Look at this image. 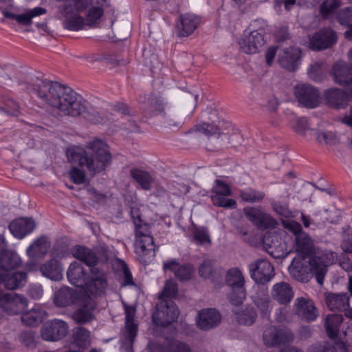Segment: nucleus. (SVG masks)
<instances>
[{
	"mask_svg": "<svg viewBox=\"0 0 352 352\" xmlns=\"http://www.w3.org/2000/svg\"><path fill=\"white\" fill-rule=\"evenodd\" d=\"M337 41L336 33L331 29H322L316 32L309 41V47L320 51L331 47Z\"/></svg>",
	"mask_w": 352,
	"mask_h": 352,
	"instance_id": "dca6fc26",
	"label": "nucleus"
},
{
	"mask_svg": "<svg viewBox=\"0 0 352 352\" xmlns=\"http://www.w3.org/2000/svg\"><path fill=\"white\" fill-rule=\"evenodd\" d=\"M243 213L245 217L258 228H272L277 224L274 218L264 212L260 208L247 207L243 208Z\"/></svg>",
	"mask_w": 352,
	"mask_h": 352,
	"instance_id": "ddd939ff",
	"label": "nucleus"
},
{
	"mask_svg": "<svg viewBox=\"0 0 352 352\" xmlns=\"http://www.w3.org/2000/svg\"><path fill=\"white\" fill-rule=\"evenodd\" d=\"M179 311L175 304L171 300H161L156 307V311L153 314V322L156 326L166 327L177 320Z\"/></svg>",
	"mask_w": 352,
	"mask_h": 352,
	"instance_id": "423d86ee",
	"label": "nucleus"
},
{
	"mask_svg": "<svg viewBox=\"0 0 352 352\" xmlns=\"http://www.w3.org/2000/svg\"><path fill=\"white\" fill-rule=\"evenodd\" d=\"M58 12L63 18V25L64 28L71 31H78L86 25L85 19L79 12L73 10V7L63 5L59 6Z\"/></svg>",
	"mask_w": 352,
	"mask_h": 352,
	"instance_id": "f8f14e48",
	"label": "nucleus"
},
{
	"mask_svg": "<svg viewBox=\"0 0 352 352\" xmlns=\"http://www.w3.org/2000/svg\"><path fill=\"white\" fill-rule=\"evenodd\" d=\"M254 302L262 314L265 316H268L272 308L268 295L266 294H263L258 296L255 299Z\"/></svg>",
	"mask_w": 352,
	"mask_h": 352,
	"instance_id": "3c124183",
	"label": "nucleus"
},
{
	"mask_svg": "<svg viewBox=\"0 0 352 352\" xmlns=\"http://www.w3.org/2000/svg\"><path fill=\"white\" fill-rule=\"evenodd\" d=\"M195 241L199 244L211 243L210 235L206 228H196L193 232Z\"/></svg>",
	"mask_w": 352,
	"mask_h": 352,
	"instance_id": "052dcab7",
	"label": "nucleus"
},
{
	"mask_svg": "<svg viewBox=\"0 0 352 352\" xmlns=\"http://www.w3.org/2000/svg\"><path fill=\"white\" fill-rule=\"evenodd\" d=\"M36 228V223L32 218H19L14 220L9 226L11 233L19 239L31 233Z\"/></svg>",
	"mask_w": 352,
	"mask_h": 352,
	"instance_id": "412c9836",
	"label": "nucleus"
},
{
	"mask_svg": "<svg viewBox=\"0 0 352 352\" xmlns=\"http://www.w3.org/2000/svg\"><path fill=\"white\" fill-rule=\"evenodd\" d=\"M44 314L45 312L40 309H32L22 313L21 321L28 326H36L42 322Z\"/></svg>",
	"mask_w": 352,
	"mask_h": 352,
	"instance_id": "79ce46f5",
	"label": "nucleus"
},
{
	"mask_svg": "<svg viewBox=\"0 0 352 352\" xmlns=\"http://www.w3.org/2000/svg\"><path fill=\"white\" fill-rule=\"evenodd\" d=\"M94 1H95V0H72L69 3L65 5L73 7L74 10L80 13L88 10L94 4Z\"/></svg>",
	"mask_w": 352,
	"mask_h": 352,
	"instance_id": "680f3d73",
	"label": "nucleus"
},
{
	"mask_svg": "<svg viewBox=\"0 0 352 352\" xmlns=\"http://www.w3.org/2000/svg\"><path fill=\"white\" fill-rule=\"evenodd\" d=\"M135 253L142 263L148 262L155 256V245L152 236H144L135 239Z\"/></svg>",
	"mask_w": 352,
	"mask_h": 352,
	"instance_id": "aec40b11",
	"label": "nucleus"
},
{
	"mask_svg": "<svg viewBox=\"0 0 352 352\" xmlns=\"http://www.w3.org/2000/svg\"><path fill=\"white\" fill-rule=\"evenodd\" d=\"M20 342L26 347L36 346L34 335L32 331H23L19 336Z\"/></svg>",
	"mask_w": 352,
	"mask_h": 352,
	"instance_id": "69168bd1",
	"label": "nucleus"
},
{
	"mask_svg": "<svg viewBox=\"0 0 352 352\" xmlns=\"http://www.w3.org/2000/svg\"><path fill=\"white\" fill-rule=\"evenodd\" d=\"M212 192L213 195L229 196L231 195V190L227 184L217 179L212 188Z\"/></svg>",
	"mask_w": 352,
	"mask_h": 352,
	"instance_id": "0e129e2a",
	"label": "nucleus"
},
{
	"mask_svg": "<svg viewBox=\"0 0 352 352\" xmlns=\"http://www.w3.org/2000/svg\"><path fill=\"white\" fill-rule=\"evenodd\" d=\"M225 280L231 289L244 287L245 278L242 272L238 267L228 270L226 274Z\"/></svg>",
	"mask_w": 352,
	"mask_h": 352,
	"instance_id": "ea45409f",
	"label": "nucleus"
},
{
	"mask_svg": "<svg viewBox=\"0 0 352 352\" xmlns=\"http://www.w3.org/2000/svg\"><path fill=\"white\" fill-rule=\"evenodd\" d=\"M352 67L344 61H338L333 68L335 82L342 86H347L352 81Z\"/></svg>",
	"mask_w": 352,
	"mask_h": 352,
	"instance_id": "a878e982",
	"label": "nucleus"
},
{
	"mask_svg": "<svg viewBox=\"0 0 352 352\" xmlns=\"http://www.w3.org/2000/svg\"><path fill=\"white\" fill-rule=\"evenodd\" d=\"M318 142L321 144L334 145L338 140L336 134L331 131H318L316 133Z\"/></svg>",
	"mask_w": 352,
	"mask_h": 352,
	"instance_id": "864d4df0",
	"label": "nucleus"
},
{
	"mask_svg": "<svg viewBox=\"0 0 352 352\" xmlns=\"http://www.w3.org/2000/svg\"><path fill=\"white\" fill-rule=\"evenodd\" d=\"M135 226V239L144 236H151L149 226L143 223L140 217L133 219Z\"/></svg>",
	"mask_w": 352,
	"mask_h": 352,
	"instance_id": "603ef678",
	"label": "nucleus"
},
{
	"mask_svg": "<svg viewBox=\"0 0 352 352\" xmlns=\"http://www.w3.org/2000/svg\"><path fill=\"white\" fill-rule=\"evenodd\" d=\"M177 293V285L173 280H168L166 282L164 289L160 294L159 298L162 300L165 298H172Z\"/></svg>",
	"mask_w": 352,
	"mask_h": 352,
	"instance_id": "4d7b16f0",
	"label": "nucleus"
},
{
	"mask_svg": "<svg viewBox=\"0 0 352 352\" xmlns=\"http://www.w3.org/2000/svg\"><path fill=\"white\" fill-rule=\"evenodd\" d=\"M28 306V300L17 293L0 292V308L10 316H16L25 311Z\"/></svg>",
	"mask_w": 352,
	"mask_h": 352,
	"instance_id": "39448f33",
	"label": "nucleus"
},
{
	"mask_svg": "<svg viewBox=\"0 0 352 352\" xmlns=\"http://www.w3.org/2000/svg\"><path fill=\"white\" fill-rule=\"evenodd\" d=\"M294 339L292 331L288 329H277L274 326L266 328L263 334V341L267 346L291 343Z\"/></svg>",
	"mask_w": 352,
	"mask_h": 352,
	"instance_id": "9d476101",
	"label": "nucleus"
},
{
	"mask_svg": "<svg viewBox=\"0 0 352 352\" xmlns=\"http://www.w3.org/2000/svg\"><path fill=\"white\" fill-rule=\"evenodd\" d=\"M336 253L318 248L309 259L304 256L295 257L288 270L292 277L300 282H307L314 275L319 285H322L328 267L337 261Z\"/></svg>",
	"mask_w": 352,
	"mask_h": 352,
	"instance_id": "f03ea898",
	"label": "nucleus"
},
{
	"mask_svg": "<svg viewBox=\"0 0 352 352\" xmlns=\"http://www.w3.org/2000/svg\"><path fill=\"white\" fill-rule=\"evenodd\" d=\"M352 3V0H350ZM338 23L343 26H349L352 24V5L340 10L337 14Z\"/></svg>",
	"mask_w": 352,
	"mask_h": 352,
	"instance_id": "5fc2aeb1",
	"label": "nucleus"
},
{
	"mask_svg": "<svg viewBox=\"0 0 352 352\" xmlns=\"http://www.w3.org/2000/svg\"><path fill=\"white\" fill-rule=\"evenodd\" d=\"M325 301L329 309L345 311L349 307V297L346 293L333 294L326 295Z\"/></svg>",
	"mask_w": 352,
	"mask_h": 352,
	"instance_id": "c756f323",
	"label": "nucleus"
},
{
	"mask_svg": "<svg viewBox=\"0 0 352 352\" xmlns=\"http://www.w3.org/2000/svg\"><path fill=\"white\" fill-rule=\"evenodd\" d=\"M106 0H95L94 4L88 9L85 19L86 25L96 27L104 13Z\"/></svg>",
	"mask_w": 352,
	"mask_h": 352,
	"instance_id": "2f4dec72",
	"label": "nucleus"
},
{
	"mask_svg": "<svg viewBox=\"0 0 352 352\" xmlns=\"http://www.w3.org/2000/svg\"><path fill=\"white\" fill-rule=\"evenodd\" d=\"M2 114L0 119H2V123L6 120L9 116H18L20 114V107L19 104L13 100H7L5 101L4 107H0Z\"/></svg>",
	"mask_w": 352,
	"mask_h": 352,
	"instance_id": "a18cd8bd",
	"label": "nucleus"
},
{
	"mask_svg": "<svg viewBox=\"0 0 352 352\" xmlns=\"http://www.w3.org/2000/svg\"><path fill=\"white\" fill-rule=\"evenodd\" d=\"M125 327L123 332L122 344L126 352H132V346L137 336L138 325L135 322V309L133 307L125 306Z\"/></svg>",
	"mask_w": 352,
	"mask_h": 352,
	"instance_id": "6e6552de",
	"label": "nucleus"
},
{
	"mask_svg": "<svg viewBox=\"0 0 352 352\" xmlns=\"http://www.w3.org/2000/svg\"><path fill=\"white\" fill-rule=\"evenodd\" d=\"M343 321L341 314H328L324 319V328L330 338H336L340 331V326Z\"/></svg>",
	"mask_w": 352,
	"mask_h": 352,
	"instance_id": "e433bc0d",
	"label": "nucleus"
},
{
	"mask_svg": "<svg viewBox=\"0 0 352 352\" xmlns=\"http://www.w3.org/2000/svg\"><path fill=\"white\" fill-rule=\"evenodd\" d=\"M239 196L243 201L253 204L261 201L265 194L254 188H246L240 190Z\"/></svg>",
	"mask_w": 352,
	"mask_h": 352,
	"instance_id": "c03bdc74",
	"label": "nucleus"
},
{
	"mask_svg": "<svg viewBox=\"0 0 352 352\" xmlns=\"http://www.w3.org/2000/svg\"><path fill=\"white\" fill-rule=\"evenodd\" d=\"M225 124L226 125L225 129L222 128V126H217L208 123H202L201 124L197 125L195 127L197 131L206 135L211 136L217 133H225L226 129L230 125L229 123H225Z\"/></svg>",
	"mask_w": 352,
	"mask_h": 352,
	"instance_id": "09e8293b",
	"label": "nucleus"
},
{
	"mask_svg": "<svg viewBox=\"0 0 352 352\" xmlns=\"http://www.w3.org/2000/svg\"><path fill=\"white\" fill-rule=\"evenodd\" d=\"M40 271L43 276L53 280H59L63 277L61 265L55 259H51L41 265Z\"/></svg>",
	"mask_w": 352,
	"mask_h": 352,
	"instance_id": "c9c22d12",
	"label": "nucleus"
},
{
	"mask_svg": "<svg viewBox=\"0 0 352 352\" xmlns=\"http://www.w3.org/2000/svg\"><path fill=\"white\" fill-rule=\"evenodd\" d=\"M67 276L70 283L77 287H81L85 283L86 273L80 262L74 261L70 264Z\"/></svg>",
	"mask_w": 352,
	"mask_h": 352,
	"instance_id": "7c9ffc66",
	"label": "nucleus"
},
{
	"mask_svg": "<svg viewBox=\"0 0 352 352\" xmlns=\"http://www.w3.org/2000/svg\"><path fill=\"white\" fill-rule=\"evenodd\" d=\"M250 274L256 283L265 284L274 276L272 265L267 260L258 259L249 265Z\"/></svg>",
	"mask_w": 352,
	"mask_h": 352,
	"instance_id": "9b49d317",
	"label": "nucleus"
},
{
	"mask_svg": "<svg viewBox=\"0 0 352 352\" xmlns=\"http://www.w3.org/2000/svg\"><path fill=\"white\" fill-rule=\"evenodd\" d=\"M269 239L265 238V243L268 245L267 252L272 256L275 258H279L285 256L287 254V250L285 248V243H280L278 241V236L275 234L272 236V240L271 243H268Z\"/></svg>",
	"mask_w": 352,
	"mask_h": 352,
	"instance_id": "a19ab883",
	"label": "nucleus"
},
{
	"mask_svg": "<svg viewBox=\"0 0 352 352\" xmlns=\"http://www.w3.org/2000/svg\"><path fill=\"white\" fill-rule=\"evenodd\" d=\"M162 122L169 127H179L182 123V119L179 118L177 113L171 109H168L162 115Z\"/></svg>",
	"mask_w": 352,
	"mask_h": 352,
	"instance_id": "8fccbe9b",
	"label": "nucleus"
},
{
	"mask_svg": "<svg viewBox=\"0 0 352 352\" xmlns=\"http://www.w3.org/2000/svg\"><path fill=\"white\" fill-rule=\"evenodd\" d=\"M50 241L45 236L37 238L27 249V255L32 259L43 258L50 248Z\"/></svg>",
	"mask_w": 352,
	"mask_h": 352,
	"instance_id": "bb28decb",
	"label": "nucleus"
},
{
	"mask_svg": "<svg viewBox=\"0 0 352 352\" xmlns=\"http://www.w3.org/2000/svg\"><path fill=\"white\" fill-rule=\"evenodd\" d=\"M245 287L232 289V292L229 294L230 302L236 306L241 305L245 298Z\"/></svg>",
	"mask_w": 352,
	"mask_h": 352,
	"instance_id": "13d9d810",
	"label": "nucleus"
},
{
	"mask_svg": "<svg viewBox=\"0 0 352 352\" xmlns=\"http://www.w3.org/2000/svg\"><path fill=\"white\" fill-rule=\"evenodd\" d=\"M142 109L149 116H162L165 112V104L162 98L151 95L144 98Z\"/></svg>",
	"mask_w": 352,
	"mask_h": 352,
	"instance_id": "cd10ccee",
	"label": "nucleus"
},
{
	"mask_svg": "<svg viewBox=\"0 0 352 352\" xmlns=\"http://www.w3.org/2000/svg\"><path fill=\"white\" fill-rule=\"evenodd\" d=\"M4 236L0 234V270L7 272L18 267L21 263L19 255L14 252L8 251Z\"/></svg>",
	"mask_w": 352,
	"mask_h": 352,
	"instance_id": "f3484780",
	"label": "nucleus"
},
{
	"mask_svg": "<svg viewBox=\"0 0 352 352\" xmlns=\"http://www.w3.org/2000/svg\"><path fill=\"white\" fill-rule=\"evenodd\" d=\"M295 243L296 251L305 255L314 254L318 249L314 248L312 239L306 232H301L297 237H295Z\"/></svg>",
	"mask_w": 352,
	"mask_h": 352,
	"instance_id": "58836bf2",
	"label": "nucleus"
},
{
	"mask_svg": "<svg viewBox=\"0 0 352 352\" xmlns=\"http://www.w3.org/2000/svg\"><path fill=\"white\" fill-rule=\"evenodd\" d=\"M257 317L256 312L253 307H247L236 313V320L241 324L251 325Z\"/></svg>",
	"mask_w": 352,
	"mask_h": 352,
	"instance_id": "de8ad7c7",
	"label": "nucleus"
},
{
	"mask_svg": "<svg viewBox=\"0 0 352 352\" xmlns=\"http://www.w3.org/2000/svg\"><path fill=\"white\" fill-rule=\"evenodd\" d=\"M96 304L94 300L89 298L87 302L78 309L73 314L74 320L79 324H84L91 321L94 318V311Z\"/></svg>",
	"mask_w": 352,
	"mask_h": 352,
	"instance_id": "c85d7f7f",
	"label": "nucleus"
},
{
	"mask_svg": "<svg viewBox=\"0 0 352 352\" xmlns=\"http://www.w3.org/2000/svg\"><path fill=\"white\" fill-rule=\"evenodd\" d=\"M71 180L76 184H81L85 181V173L78 167H73L69 172Z\"/></svg>",
	"mask_w": 352,
	"mask_h": 352,
	"instance_id": "338daca9",
	"label": "nucleus"
},
{
	"mask_svg": "<svg viewBox=\"0 0 352 352\" xmlns=\"http://www.w3.org/2000/svg\"><path fill=\"white\" fill-rule=\"evenodd\" d=\"M327 67L323 62H315L307 70L309 77L316 82L321 81L325 74Z\"/></svg>",
	"mask_w": 352,
	"mask_h": 352,
	"instance_id": "49530a36",
	"label": "nucleus"
},
{
	"mask_svg": "<svg viewBox=\"0 0 352 352\" xmlns=\"http://www.w3.org/2000/svg\"><path fill=\"white\" fill-rule=\"evenodd\" d=\"M296 314L308 322L315 321L318 317V311L314 302L307 298L298 297L294 303Z\"/></svg>",
	"mask_w": 352,
	"mask_h": 352,
	"instance_id": "4468645a",
	"label": "nucleus"
},
{
	"mask_svg": "<svg viewBox=\"0 0 352 352\" xmlns=\"http://www.w3.org/2000/svg\"><path fill=\"white\" fill-rule=\"evenodd\" d=\"M199 19L195 14H186L179 16L177 23V30L179 36H188L198 27Z\"/></svg>",
	"mask_w": 352,
	"mask_h": 352,
	"instance_id": "5701e85b",
	"label": "nucleus"
},
{
	"mask_svg": "<svg viewBox=\"0 0 352 352\" xmlns=\"http://www.w3.org/2000/svg\"><path fill=\"white\" fill-rule=\"evenodd\" d=\"M90 332L86 329L78 327L72 330L71 344L78 349H86L90 345Z\"/></svg>",
	"mask_w": 352,
	"mask_h": 352,
	"instance_id": "f704fd0d",
	"label": "nucleus"
},
{
	"mask_svg": "<svg viewBox=\"0 0 352 352\" xmlns=\"http://www.w3.org/2000/svg\"><path fill=\"white\" fill-rule=\"evenodd\" d=\"M68 325L63 320L55 319L45 323L41 329V337L46 341H57L65 337Z\"/></svg>",
	"mask_w": 352,
	"mask_h": 352,
	"instance_id": "2eb2a0df",
	"label": "nucleus"
},
{
	"mask_svg": "<svg viewBox=\"0 0 352 352\" xmlns=\"http://www.w3.org/2000/svg\"><path fill=\"white\" fill-rule=\"evenodd\" d=\"M346 98V93L338 88H331L324 92V98L327 104L337 109L345 107Z\"/></svg>",
	"mask_w": 352,
	"mask_h": 352,
	"instance_id": "473e14b6",
	"label": "nucleus"
},
{
	"mask_svg": "<svg viewBox=\"0 0 352 352\" xmlns=\"http://www.w3.org/2000/svg\"><path fill=\"white\" fill-rule=\"evenodd\" d=\"M272 298L281 305L290 303L294 296L291 285L285 282H279L273 285L271 291Z\"/></svg>",
	"mask_w": 352,
	"mask_h": 352,
	"instance_id": "4be33fe9",
	"label": "nucleus"
},
{
	"mask_svg": "<svg viewBox=\"0 0 352 352\" xmlns=\"http://www.w3.org/2000/svg\"><path fill=\"white\" fill-rule=\"evenodd\" d=\"M213 263L212 260H205L199 267V275L205 278H210L213 272Z\"/></svg>",
	"mask_w": 352,
	"mask_h": 352,
	"instance_id": "774afa93",
	"label": "nucleus"
},
{
	"mask_svg": "<svg viewBox=\"0 0 352 352\" xmlns=\"http://www.w3.org/2000/svg\"><path fill=\"white\" fill-rule=\"evenodd\" d=\"M263 32V30H245L239 41L241 50L246 54L258 52L265 44Z\"/></svg>",
	"mask_w": 352,
	"mask_h": 352,
	"instance_id": "1a4fd4ad",
	"label": "nucleus"
},
{
	"mask_svg": "<svg viewBox=\"0 0 352 352\" xmlns=\"http://www.w3.org/2000/svg\"><path fill=\"white\" fill-rule=\"evenodd\" d=\"M67 157L70 162L85 167L92 176L104 170L111 162L109 146L105 142L98 139L88 142L85 149H68Z\"/></svg>",
	"mask_w": 352,
	"mask_h": 352,
	"instance_id": "7ed1b4c3",
	"label": "nucleus"
},
{
	"mask_svg": "<svg viewBox=\"0 0 352 352\" xmlns=\"http://www.w3.org/2000/svg\"><path fill=\"white\" fill-rule=\"evenodd\" d=\"M164 269L172 271L177 278L183 281L189 280L194 272L192 265L190 264L179 265L175 259L164 262Z\"/></svg>",
	"mask_w": 352,
	"mask_h": 352,
	"instance_id": "393cba45",
	"label": "nucleus"
},
{
	"mask_svg": "<svg viewBox=\"0 0 352 352\" xmlns=\"http://www.w3.org/2000/svg\"><path fill=\"white\" fill-rule=\"evenodd\" d=\"M342 5L341 0H324L320 6V10L323 18H329L334 14Z\"/></svg>",
	"mask_w": 352,
	"mask_h": 352,
	"instance_id": "37998d69",
	"label": "nucleus"
},
{
	"mask_svg": "<svg viewBox=\"0 0 352 352\" xmlns=\"http://www.w3.org/2000/svg\"><path fill=\"white\" fill-rule=\"evenodd\" d=\"M18 85L22 90L35 94L62 116L76 117L86 113L87 102L71 88L57 82L29 75L19 79Z\"/></svg>",
	"mask_w": 352,
	"mask_h": 352,
	"instance_id": "f257e3e1",
	"label": "nucleus"
},
{
	"mask_svg": "<svg viewBox=\"0 0 352 352\" xmlns=\"http://www.w3.org/2000/svg\"><path fill=\"white\" fill-rule=\"evenodd\" d=\"M223 195H211V201L214 206L226 208H235L236 201L233 199L226 198Z\"/></svg>",
	"mask_w": 352,
	"mask_h": 352,
	"instance_id": "6e6d98bb",
	"label": "nucleus"
},
{
	"mask_svg": "<svg viewBox=\"0 0 352 352\" xmlns=\"http://www.w3.org/2000/svg\"><path fill=\"white\" fill-rule=\"evenodd\" d=\"M220 314L214 309H203L197 313L196 323L204 331H208L217 327L221 322Z\"/></svg>",
	"mask_w": 352,
	"mask_h": 352,
	"instance_id": "a211bd4d",
	"label": "nucleus"
},
{
	"mask_svg": "<svg viewBox=\"0 0 352 352\" xmlns=\"http://www.w3.org/2000/svg\"><path fill=\"white\" fill-rule=\"evenodd\" d=\"M3 13L5 18L14 19L21 25H29L32 23V19L28 10L21 14H15L8 11H3Z\"/></svg>",
	"mask_w": 352,
	"mask_h": 352,
	"instance_id": "bf43d9fd",
	"label": "nucleus"
},
{
	"mask_svg": "<svg viewBox=\"0 0 352 352\" xmlns=\"http://www.w3.org/2000/svg\"><path fill=\"white\" fill-rule=\"evenodd\" d=\"M342 248L346 252H352V228L346 226L343 228Z\"/></svg>",
	"mask_w": 352,
	"mask_h": 352,
	"instance_id": "e2e57ef3",
	"label": "nucleus"
},
{
	"mask_svg": "<svg viewBox=\"0 0 352 352\" xmlns=\"http://www.w3.org/2000/svg\"><path fill=\"white\" fill-rule=\"evenodd\" d=\"M74 256L91 267L90 280L86 283L87 292L94 297L104 294L107 287L105 273L95 265L98 262V258L91 250L83 247L76 246L72 250Z\"/></svg>",
	"mask_w": 352,
	"mask_h": 352,
	"instance_id": "20e7f679",
	"label": "nucleus"
},
{
	"mask_svg": "<svg viewBox=\"0 0 352 352\" xmlns=\"http://www.w3.org/2000/svg\"><path fill=\"white\" fill-rule=\"evenodd\" d=\"M26 282L27 274L25 272L3 273L0 272V283H3L8 289H17L24 286Z\"/></svg>",
	"mask_w": 352,
	"mask_h": 352,
	"instance_id": "b1692460",
	"label": "nucleus"
},
{
	"mask_svg": "<svg viewBox=\"0 0 352 352\" xmlns=\"http://www.w3.org/2000/svg\"><path fill=\"white\" fill-rule=\"evenodd\" d=\"M76 298V293L69 287H61L56 292L54 302L56 306L67 307L72 305Z\"/></svg>",
	"mask_w": 352,
	"mask_h": 352,
	"instance_id": "72a5a7b5",
	"label": "nucleus"
},
{
	"mask_svg": "<svg viewBox=\"0 0 352 352\" xmlns=\"http://www.w3.org/2000/svg\"><path fill=\"white\" fill-rule=\"evenodd\" d=\"M301 51L298 47H288L281 49L278 55L280 66L289 71H295L299 64Z\"/></svg>",
	"mask_w": 352,
	"mask_h": 352,
	"instance_id": "6ab92c4d",
	"label": "nucleus"
},
{
	"mask_svg": "<svg viewBox=\"0 0 352 352\" xmlns=\"http://www.w3.org/2000/svg\"><path fill=\"white\" fill-rule=\"evenodd\" d=\"M130 174L132 178L145 190H151L155 183V177L148 172L133 168L131 170Z\"/></svg>",
	"mask_w": 352,
	"mask_h": 352,
	"instance_id": "4c0bfd02",
	"label": "nucleus"
},
{
	"mask_svg": "<svg viewBox=\"0 0 352 352\" xmlns=\"http://www.w3.org/2000/svg\"><path fill=\"white\" fill-rule=\"evenodd\" d=\"M294 95L298 103L306 108H316L320 103L319 91L311 85H297L294 87Z\"/></svg>",
	"mask_w": 352,
	"mask_h": 352,
	"instance_id": "0eeeda50",
	"label": "nucleus"
}]
</instances>
